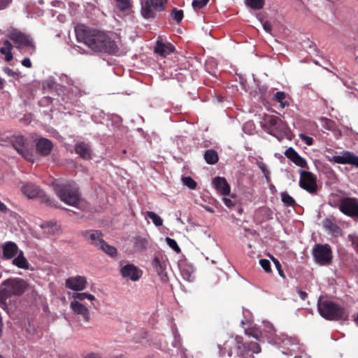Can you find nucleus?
I'll return each mask as SVG.
<instances>
[{"mask_svg":"<svg viewBox=\"0 0 358 358\" xmlns=\"http://www.w3.org/2000/svg\"><path fill=\"white\" fill-rule=\"evenodd\" d=\"M246 335L255 338L257 341H260L262 338V332L257 328H249L245 330Z\"/></svg>","mask_w":358,"mask_h":358,"instance_id":"37","label":"nucleus"},{"mask_svg":"<svg viewBox=\"0 0 358 358\" xmlns=\"http://www.w3.org/2000/svg\"><path fill=\"white\" fill-rule=\"evenodd\" d=\"M11 0H0V10L4 9L10 3Z\"/></svg>","mask_w":358,"mask_h":358,"instance_id":"51","label":"nucleus"},{"mask_svg":"<svg viewBox=\"0 0 358 358\" xmlns=\"http://www.w3.org/2000/svg\"><path fill=\"white\" fill-rule=\"evenodd\" d=\"M87 285V280L85 277L77 275L75 277H70L66 280V287L74 290L81 291L85 289Z\"/></svg>","mask_w":358,"mask_h":358,"instance_id":"15","label":"nucleus"},{"mask_svg":"<svg viewBox=\"0 0 358 358\" xmlns=\"http://www.w3.org/2000/svg\"><path fill=\"white\" fill-rule=\"evenodd\" d=\"M324 229L335 237L341 236L343 231L341 228L336 223L334 218H325L322 221Z\"/></svg>","mask_w":358,"mask_h":358,"instance_id":"20","label":"nucleus"},{"mask_svg":"<svg viewBox=\"0 0 358 358\" xmlns=\"http://www.w3.org/2000/svg\"><path fill=\"white\" fill-rule=\"evenodd\" d=\"M42 228L45 229V232L54 234L59 230L58 226L55 222L51 221L42 225Z\"/></svg>","mask_w":358,"mask_h":358,"instance_id":"35","label":"nucleus"},{"mask_svg":"<svg viewBox=\"0 0 358 358\" xmlns=\"http://www.w3.org/2000/svg\"><path fill=\"white\" fill-rule=\"evenodd\" d=\"M166 242L168 244V245L171 248H172L175 252H176L177 253H180L181 252V250H180V247L178 246L176 240H174L171 238L167 237V238H166Z\"/></svg>","mask_w":358,"mask_h":358,"instance_id":"43","label":"nucleus"},{"mask_svg":"<svg viewBox=\"0 0 358 358\" xmlns=\"http://www.w3.org/2000/svg\"><path fill=\"white\" fill-rule=\"evenodd\" d=\"M0 358H5V357H2L1 355H0Z\"/></svg>","mask_w":358,"mask_h":358,"instance_id":"60","label":"nucleus"},{"mask_svg":"<svg viewBox=\"0 0 358 358\" xmlns=\"http://www.w3.org/2000/svg\"><path fill=\"white\" fill-rule=\"evenodd\" d=\"M171 16L173 20L177 22V23H180L184 17L183 11L182 10H178L176 8H173L171 13Z\"/></svg>","mask_w":358,"mask_h":358,"instance_id":"38","label":"nucleus"},{"mask_svg":"<svg viewBox=\"0 0 358 358\" xmlns=\"http://www.w3.org/2000/svg\"><path fill=\"white\" fill-rule=\"evenodd\" d=\"M222 201L228 208H232L236 205V201L229 198L224 197Z\"/></svg>","mask_w":358,"mask_h":358,"instance_id":"48","label":"nucleus"},{"mask_svg":"<svg viewBox=\"0 0 358 358\" xmlns=\"http://www.w3.org/2000/svg\"><path fill=\"white\" fill-rule=\"evenodd\" d=\"M99 248L111 257H116V255L117 254V250L116 248L107 244L104 241L101 244V245L99 247Z\"/></svg>","mask_w":358,"mask_h":358,"instance_id":"31","label":"nucleus"},{"mask_svg":"<svg viewBox=\"0 0 358 358\" xmlns=\"http://www.w3.org/2000/svg\"><path fill=\"white\" fill-rule=\"evenodd\" d=\"M280 196L282 201L287 206L294 207L296 204L295 200L287 192H282Z\"/></svg>","mask_w":358,"mask_h":358,"instance_id":"34","label":"nucleus"},{"mask_svg":"<svg viewBox=\"0 0 358 358\" xmlns=\"http://www.w3.org/2000/svg\"><path fill=\"white\" fill-rule=\"evenodd\" d=\"M220 355L224 357L227 353L229 357L233 355V349H236L237 355L242 358H254L253 354L261 352V347L257 342H244L242 336H229L223 345H218Z\"/></svg>","mask_w":358,"mask_h":358,"instance_id":"2","label":"nucleus"},{"mask_svg":"<svg viewBox=\"0 0 358 358\" xmlns=\"http://www.w3.org/2000/svg\"><path fill=\"white\" fill-rule=\"evenodd\" d=\"M270 189L274 192L275 191H276V189H275V187L273 184H270Z\"/></svg>","mask_w":358,"mask_h":358,"instance_id":"56","label":"nucleus"},{"mask_svg":"<svg viewBox=\"0 0 358 358\" xmlns=\"http://www.w3.org/2000/svg\"><path fill=\"white\" fill-rule=\"evenodd\" d=\"M331 161L341 164H350L358 168V156L353 152L345 151L342 155L334 156Z\"/></svg>","mask_w":358,"mask_h":358,"instance_id":"14","label":"nucleus"},{"mask_svg":"<svg viewBox=\"0 0 358 358\" xmlns=\"http://www.w3.org/2000/svg\"><path fill=\"white\" fill-rule=\"evenodd\" d=\"M12 48L13 45L8 40L4 41L3 46L0 48V53L5 55V60L6 62H10L13 59Z\"/></svg>","mask_w":358,"mask_h":358,"instance_id":"28","label":"nucleus"},{"mask_svg":"<svg viewBox=\"0 0 358 358\" xmlns=\"http://www.w3.org/2000/svg\"><path fill=\"white\" fill-rule=\"evenodd\" d=\"M167 0H145L141 1V15L145 19L155 17L156 12L165 9Z\"/></svg>","mask_w":358,"mask_h":358,"instance_id":"8","label":"nucleus"},{"mask_svg":"<svg viewBox=\"0 0 358 358\" xmlns=\"http://www.w3.org/2000/svg\"><path fill=\"white\" fill-rule=\"evenodd\" d=\"M20 252L17 244L12 241H7L2 245L3 259H10L15 257Z\"/></svg>","mask_w":358,"mask_h":358,"instance_id":"22","label":"nucleus"},{"mask_svg":"<svg viewBox=\"0 0 358 358\" xmlns=\"http://www.w3.org/2000/svg\"><path fill=\"white\" fill-rule=\"evenodd\" d=\"M85 358H101V357L96 353H90L87 355Z\"/></svg>","mask_w":358,"mask_h":358,"instance_id":"54","label":"nucleus"},{"mask_svg":"<svg viewBox=\"0 0 358 358\" xmlns=\"http://www.w3.org/2000/svg\"><path fill=\"white\" fill-rule=\"evenodd\" d=\"M70 307L75 314L82 316L85 322L90 321V312L85 305L77 300H74L71 302Z\"/></svg>","mask_w":358,"mask_h":358,"instance_id":"21","label":"nucleus"},{"mask_svg":"<svg viewBox=\"0 0 358 358\" xmlns=\"http://www.w3.org/2000/svg\"><path fill=\"white\" fill-rule=\"evenodd\" d=\"M357 59H358V57H357Z\"/></svg>","mask_w":358,"mask_h":358,"instance_id":"61","label":"nucleus"},{"mask_svg":"<svg viewBox=\"0 0 358 358\" xmlns=\"http://www.w3.org/2000/svg\"><path fill=\"white\" fill-rule=\"evenodd\" d=\"M175 51V47L170 43H164L159 40L156 42L154 52L165 57Z\"/></svg>","mask_w":358,"mask_h":358,"instance_id":"23","label":"nucleus"},{"mask_svg":"<svg viewBox=\"0 0 358 358\" xmlns=\"http://www.w3.org/2000/svg\"><path fill=\"white\" fill-rule=\"evenodd\" d=\"M83 236L89 243L98 248L104 241L103 234L99 230H86L83 232Z\"/></svg>","mask_w":358,"mask_h":358,"instance_id":"16","label":"nucleus"},{"mask_svg":"<svg viewBox=\"0 0 358 358\" xmlns=\"http://www.w3.org/2000/svg\"><path fill=\"white\" fill-rule=\"evenodd\" d=\"M7 210L8 208L6 206L0 201V211L2 213H6Z\"/></svg>","mask_w":358,"mask_h":358,"instance_id":"53","label":"nucleus"},{"mask_svg":"<svg viewBox=\"0 0 358 358\" xmlns=\"http://www.w3.org/2000/svg\"><path fill=\"white\" fill-rule=\"evenodd\" d=\"M299 137L306 145H312L313 144L314 140L312 137L306 136L304 134H300Z\"/></svg>","mask_w":358,"mask_h":358,"instance_id":"47","label":"nucleus"},{"mask_svg":"<svg viewBox=\"0 0 358 358\" xmlns=\"http://www.w3.org/2000/svg\"><path fill=\"white\" fill-rule=\"evenodd\" d=\"M299 186L309 194L315 195L317 194L318 185L317 176L310 171L299 170Z\"/></svg>","mask_w":358,"mask_h":358,"instance_id":"10","label":"nucleus"},{"mask_svg":"<svg viewBox=\"0 0 358 358\" xmlns=\"http://www.w3.org/2000/svg\"><path fill=\"white\" fill-rule=\"evenodd\" d=\"M208 1L209 0H193L192 5L194 9H200L203 8Z\"/></svg>","mask_w":358,"mask_h":358,"instance_id":"45","label":"nucleus"},{"mask_svg":"<svg viewBox=\"0 0 358 358\" xmlns=\"http://www.w3.org/2000/svg\"><path fill=\"white\" fill-rule=\"evenodd\" d=\"M287 94L284 92H278L274 94L273 100L280 103L282 108L289 106V102L286 101Z\"/></svg>","mask_w":358,"mask_h":358,"instance_id":"30","label":"nucleus"},{"mask_svg":"<svg viewBox=\"0 0 358 358\" xmlns=\"http://www.w3.org/2000/svg\"><path fill=\"white\" fill-rule=\"evenodd\" d=\"M7 36L19 50H22L25 47H29L31 48L32 52L35 50V45L29 36L20 30L16 29H8Z\"/></svg>","mask_w":358,"mask_h":358,"instance_id":"9","label":"nucleus"},{"mask_svg":"<svg viewBox=\"0 0 358 358\" xmlns=\"http://www.w3.org/2000/svg\"><path fill=\"white\" fill-rule=\"evenodd\" d=\"M263 27H264V29L266 31H268V32H270V31H271V29H272L271 24L269 22H266L264 24Z\"/></svg>","mask_w":358,"mask_h":358,"instance_id":"52","label":"nucleus"},{"mask_svg":"<svg viewBox=\"0 0 358 358\" xmlns=\"http://www.w3.org/2000/svg\"><path fill=\"white\" fill-rule=\"evenodd\" d=\"M213 185L215 189L222 195H228L230 193V186L224 178L215 177L213 179Z\"/></svg>","mask_w":358,"mask_h":358,"instance_id":"25","label":"nucleus"},{"mask_svg":"<svg viewBox=\"0 0 358 358\" xmlns=\"http://www.w3.org/2000/svg\"><path fill=\"white\" fill-rule=\"evenodd\" d=\"M55 191L60 200L68 205L76 206L80 200L78 187L73 181L56 183Z\"/></svg>","mask_w":358,"mask_h":358,"instance_id":"5","label":"nucleus"},{"mask_svg":"<svg viewBox=\"0 0 358 358\" xmlns=\"http://www.w3.org/2000/svg\"><path fill=\"white\" fill-rule=\"evenodd\" d=\"M133 243L134 248L138 251L145 250L149 245L148 239L141 236L134 237Z\"/></svg>","mask_w":358,"mask_h":358,"instance_id":"27","label":"nucleus"},{"mask_svg":"<svg viewBox=\"0 0 358 358\" xmlns=\"http://www.w3.org/2000/svg\"><path fill=\"white\" fill-rule=\"evenodd\" d=\"M312 255L315 262L320 265L327 266L332 262V250L329 244H315Z\"/></svg>","mask_w":358,"mask_h":358,"instance_id":"7","label":"nucleus"},{"mask_svg":"<svg viewBox=\"0 0 358 358\" xmlns=\"http://www.w3.org/2000/svg\"><path fill=\"white\" fill-rule=\"evenodd\" d=\"M296 292H298V294H299V295L300 298H301L302 300H303V301H304V300H306V299H307V297H308V294H307L306 292H304V291L301 290V289H299V287H296Z\"/></svg>","mask_w":358,"mask_h":358,"instance_id":"49","label":"nucleus"},{"mask_svg":"<svg viewBox=\"0 0 358 358\" xmlns=\"http://www.w3.org/2000/svg\"><path fill=\"white\" fill-rule=\"evenodd\" d=\"M272 260L274 262L277 269H279L280 268H281V265L277 259L272 257Z\"/></svg>","mask_w":358,"mask_h":358,"instance_id":"55","label":"nucleus"},{"mask_svg":"<svg viewBox=\"0 0 358 358\" xmlns=\"http://www.w3.org/2000/svg\"><path fill=\"white\" fill-rule=\"evenodd\" d=\"M27 288V282L18 278H8L0 285V307L8 312V305L13 301V298L23 294Z\"/></svg>","mask_w":358,"mask_h":358,"instance_id":"3","label":"nucleus"},{"mask_svg":"<svg viewBox=\"0 0 358 358\" xmlns=\"http://www.w3.org/2000/svg\"><path fill=\"white\" fill-rule=\"evenodd\" d=\"M75 31L77 41L85 44L94 52L115 55L119 52L116 41L104 31L78 25Z\"/></svg>","mask_w":358,"mask_h":358,"instance_id":"1","label":"nucleus"},{"mask_svg":"<svg viewBox=\"0 0 358 358\" xmlns=\"http://www.w3.org/2000/svg\"><path fill=\"white\" fill-rule=\"evenodd\" d=\"M17 257L13 259V264L15 266L22 268V269H29V263L27 259L24 257V252L22 250H20L18 254L16 255Z\"/></svg>","mask_w":358,"mask_h":358,"instance_id":"26","label":"nucleus"},{"mask_svg":"<svg viewBox=\"0 0 358 358\" xmlns=\"http://www.w3.org/2000/svg\"><path fill=\"white\" fill-rule=\"evenodd\" d=\"M182 182L185 185L192 189H195L196 187V182L189 176L184 177L182 178Z\"/></svg>","mask_w":358,"mask_h":358,"instance_id":"44","label":"nucleus"},{"mask_svg":"<svg viewBox=\"0 0 358 358\" xmlns=\"http://www.w3.org/2000/svg\"><path fill=\"white\" fill-rule=\"evenodd\" d=\"M204 159L208 164H215L219 160L217 152L213 149L207 150L204 153Z\"/></svg>","mask_w":358,"mask_h":358,"instance_id":"29","label":"nucleus"},{"mask_svg":"<svg viewBox=\"0 0 358 358\" xmlns=\"http://www.w3.org/2000/svg\"><path fill=\"white\" fill-rule=\"evenodd\" d=\"M259 264L262 268L266 272L269 273L271 271V263L268 259H260Z\"/></svg>","mask_w":358,"mask_h":358,"instance_id":"46","label":"nucleus"},{"mask_svg":"<svg viewBox=\"0 0 358 358\" xmlns=\"http://www.w3.org/2000/svg\"><path fill=\"white\" fill-rule=\"evenodd\" d=\"M52 148V142L46 138H40L36 143V152L43 157L48 156Z\"/></svg>","mask_w":358,"mask_h":358,"instance_id":"17","label":"nucleus"},{"mask_svg":"<svg viewBox=\"0 0 358 358\" xmlns=\"http://www.w3.org/2000/svg\"><path fill=\"white\" fill-rule=\"evenodd\" d=\"M154 264H155V267L156 271L163 279L164 276H166V275L164 272L165 268H164V266H162V264H161V262L158 258L155 259Z\"/></svg>","mask_w":358,"mask_h":358,"instance_id":"40","label":"nucleus"},{"mask_svg":"<svg viewBox=\"0 0 358 358\" xmlns=\"http://www.w3.org/2000/svg\"><path fill=\"white\" fill-rule=\"evenodd\" d=\"M289 130L286 122L282 121L280 118L278 122V124H275V127L269 131V134L277 137L282 138L288 134Z\"/></svg>","mask_w":358,"mask_h":358,"instance_id":"24","label":"nucleus"},{"mask_svg":"<svg viewBox=\"0 0 358 358\" xmlns=\"http://www.w3.org/2000/svg\"><path fill=\"white\" fill-rule=\"evenodd\" d=\"M116 1V6L120 10L124 11L127 9H129L131 6L130 0H115Z\"/></svg>","mask_w":358,"mask_h":358,"instance_id":"41","label":"nucleus"},{"mask_svg":"<svg viewBox=\"0 0 358 358\" xmlns=\"http://www.w3.org/2000/svg\"><path fill=\"white\" fill-rule=\"evenodd\" d=\"M121 275L127 280L138 281L142 276L143 272L134 264H128L120 268Z\"/></svg>","mask_w":358,"mask_h":358,"instance_id":"13","label":"nucleus"},{"mask_svg":"<svg viewBox=\"0 0 358 358\" xmlns=\"http://www.w3.org/2000/svg\"><path fill=\"white\" fill-rule=\"evenodd\" d=\"M257 165H258V167L259 168V169L264 173V176L266 181L268 182H269L271 181L270 171L267 169L266 165L264 162H257Z\"/></svg>","mask_w":358,"mask_h":358,"instance_id":"42","label":"nucleus"},{"mask_svg":"<svg viewBox=\"0 0 358 358\" xmlns=\"http://www.w3.org/2000/svg\"><path fill=\"white\" fill-rule=\"evenodd\" d=\"M278 270V273L280 274V276H282V277H285V275L283 273V271L281 270V268H280Z\"/></svg>","mask_w":358,"mask_h":358,"instance_id":"58","label":"nucleus"},{"mask_svg":"<svg viewBox=\"0 0 358 358\" xmlns=\"http://www.w3.org/2000/svg\"><path fill=\"white\" fill-rule=\"evenodd\" d=\"M146 215L148 217L152 220V222L156 227H161L163 224L162 219L157 215L155 213L152 211H148L146 213Z\"/></svg>","mask_w":358,"mask_h":358,"instance_id":"36","label":"nucleus"},{"mask_svg":"<svg viewBox=\"0 0 358 358\" xmlns=\"http://www.w3.org/2000/svg\"><path fill=\"white\" fill-rule=\"evenodd\" d=\"M317 308L320 315L328 320H345L348 317L344 307L331 301L320 299Z\"/></svg>","mask_w":358,"mask_h":358,"instance_id":"4","label":"nucleus"},{"mask_svg":"<svg viewBox=\"0 0 358 358\" xmlns=\"http://www.w3.org/2000/svg\"><path fill=\"white\" fill-rule=\"evenodd\" d=\"M356 321L358 322V315H357V317L356 319Z\"/></svg>","mask_w":358,"mask_h":358,"instance_id":"59","label":"nucleus"},{"mask_svg":"<svg viewBox=\"0 0 358 358\" xmlns=\"http://www.w3.org/2000/svg\"><path fill=\"white\" fill-rule=\"evenodd\" d=\"M339 210L352 218H358V199L344 197L340 200Z\"/></svg>","mask_w":358,"mask_h":358,"instance_id":"11","label":"nucleus"},{"mask_svg":"<svg viewBox=\"0 0 358 358\" xmlns=\"http://www.w3.org/2000/svg\"><path fill=\"white\" fill-rule=\"evenodd\" d=\"M285 155L296 166L303 169H308L306 160L301 157L293 148L287 149L285 152Z\"/></svg>","mask_w":358,"mask_h":358,"instance_id":"18","label":"nucleus"},{"mask_svg":"<svg viewBox=\"0 0 358 358\" xmlns=\"http://www.w3.org/2000/svg\"><path fill=\"white\" fill-rule=\"evenodd\" d=\"M22 192L29 199L41 197L42 198L43 202L49 206H53V201H52L50 197L46 196L44 192L33 183H27L22 186Z\"/></svg>","mask_w":358,"mask_h":358,"instance_id":"12","label":"nucleus"},{"mask_svg":"<svg viewBox=\"0 0 358 358\" xmlns=\"http://www.w3.org/2000/svg\"><path fill=\"white\" fill-rule=\"evenodd\" d=\"M73 298L76 300V299H78L80 301H83L85 300V299L90 300V301H94L95 300V297L94 295L91 294H87V293H84V292H82V293H73Z\"/></svg>","mask_w":358,"mask_h":358,"instance_id":"39","label":"nucleus"},{"mask_svg":"<svg viewBox=\"0 0 358 358\" xmlns=\"http://www.w3.org/2000/svg\"><path fill=\"white\" fill-rule=\"evenodd\" d=\"M74 150L80 158L85 160H90L92 159V148L89 143L85 142H79L75 144Z\"/></svg>","mask_w":358,"mask_h":358,"instance_id":"19","label":"nucleus"},{"mask_svg":"<svg viewBox=\"0 0 358 358\" xmlns=\"http://www.w3.org/2000/svg\"><path fill=\"white\" fill-rule=\"evenodd\" d=\"M22 64L27 68H31L32 66L31 62L28 57L24 58L22 61Z\"/></svg>","mask_w":358,"mask_h":358,"instance_id":"50","label":"nucleus"},{"mask_svg":"<svg viewBox=\"0 0 358 358\" xmlns=\"http://www.w3.org/2000/svg\"><path fill=\"white\" fill-rule=\"evenodd\" d=\"M15 150L26 160L34 162V150L32 143L23 136H14L11 141Z\"/></svg>","mask_w":358,"mask_h":358,"instance_id":"6","label":"nucleus"},{"mask_svg":"<svg viewBox=\"0 0 358 358\" xmlns=\"http://www.w3.org/2000/svg\"><path fill=\"white\" fill-rule=\"evenodd\" d=\"M245 3L248 7L254 10H260L265 5L264 0H245Z\"/></svg>","mask_w":358,"mask_h":358,"instance_id":"33","label":"nucleus"},{"mask_svg":"<svg viewBox=\"0 0 358 358\" xmlns=\"http://www.w3.org/2000/svg\"><path fill=\"white\" fill-rule=\"evenodd\" d=\"M280 117L275 115H267L265 120V127L267 128L268 131L269 132L275 124H278V122L279 121Z\"/></svg>","mask_w":358,"mask_h":358,"instance_id":"32","label":"nucleus"},{"mask_svg":"<svg viewBox=\"0 0 358 358\" xmlns=\"http://www.w3.org/2000/svg\"><path fill=\"white\" fill-rule=\"evenodd\" d=\"M3 87V80L0 77V90Z\"/></svg>","mask_w":358,"mask_h":358,"instance_id":"57","label":"nucleus"}]
</instances>
